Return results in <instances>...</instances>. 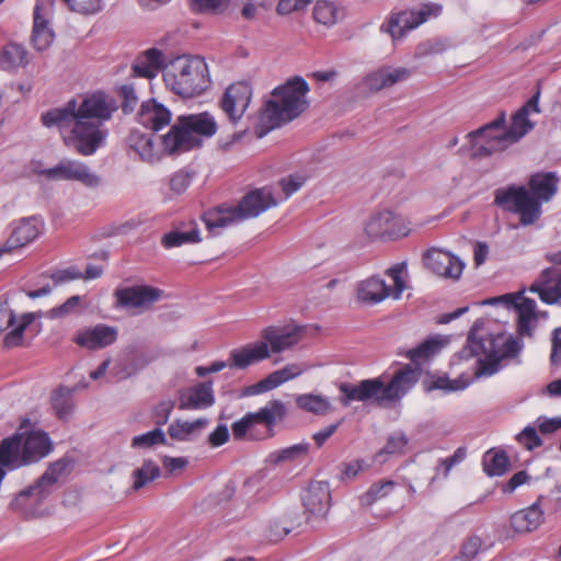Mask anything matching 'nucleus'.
Instances as JSON below:
<instances>
[{"label": "nucleus", "mask_w": 561, "mask_h": 561, "mask_svg": "<svg viewBox=\"0 0 561 561\" xmlns=\"http://www.w3.org/2000/svg\"><path fill=\"white\" fill-rule=\"evenodd\" d=\"M446 343L445 337L431 335L412 348L400 350L398 355L409 359V364L394 363L391 366V375L383 373L379 377L364 379L357 386H414L417 382L422 386H470L472 379L465 378V374L450 380L446 373L430 368V363L442 352Z\"/></svg>", "instance_id": "nucleus-1"}, {"label": "nucleus", "mask_w": 561, "mask_h": 561, "mask_svg": "<svg viewBox=\"0 0 561 561\" xmlns=\"http://www.w3.org/2000/svg\"><path fill=\"white\" fill-rule=\"evenodd\" d=\"M558 186L556 172H536L529 176L528 187L510 184L496 188L493 204L505 213L518 215L520 226H531L540 219L542 205L554 197Z\"/></svg>", "instance_id": "nucleus-2"}, {"label": "nucleus", "mask_w": 561, "mask_h": 561, "mask_svg": "<svg viewBox=\"0 0 561 561\" xmlns=\"http://www.w3.org/2000/svg\"><path fill=\"white\" fill-rule=\"evenodd\" d=\"M480 323L476 321L472 325L466 346L458 353L460 358H470L484 355V359L479 358L476 367L470 375L465 374V378L472 379V382L481 376H491L500 368V363L505 358L516 357L522 348L523 342L518 337L504 332L479 334Z\"/></svg>", "instance_id": "nucleus-3"}, {"label": "nucleus", "mask_w": 561, "mask_h": 561, "mask_svg": "<svg viewBox=\"0 0 561 561\" xmlns=\"http://www.w3.org/2000/svg\"><path fill=\"white\" fill-rule=\"evenodd\" d=\"M308 92V82L299 76L276 87L262 110L260 123L264 129L257 130V136L263 137L267 131L299 117L309 107Z\"/></svg>", "instance_id": "nucleus-4"}, {"label": "nucleus", "mask_w": 561, "mask_h": 561, "mask_svg": "<svg viewBox=\"0 0 561 561\" xmlns=\"http://www.w3.org/2000/svg\"><path fill=\"white\" fill-rule=\"evenodd\" d=\"M217 129V122L209 112L180 115L161 138L162 146L169 154L187 152L199 148L203 138L213 137Z\"/></svg>", "instance_id": "nucleus-5"}, {"label": "nucleus", "mask_w": 561, "mask_h": 561, "mask_svg": "<svg viewBox=\"0 0 561 561\" xmlns=\"http://www.w3.org/2000/svg\"><path fill=\"white\" fill-rule=\"evenodd\" d=\"M165 85L175 94L193 98L204 93L210 85L208 66L198 56H178L164 67Z\"/></svg>", "instance_id": "nucleus-6"}, {"label": "nucleus", "mask_w": 561, "mask_h": 561, "mask_svg": "<svg viewBox=\"0 0 561 561\" xmlns=\"http://www.w3.org/2000/svg\"><path fill=\"white\" fill-rule=\"evenodd\" d=\"M267 358H270V347L261 340L231 350L227 360H214L208 365L195 367L194 371L197 377L205 378L225 368L243 370Z\"/></svg>", "instance_id": "nucleus-7"}, {"label": "nucleus", "mask_w": 561, "mask_h": 561, "mask_svg": "<svg viewBox=\"0 0 561 561\" xmlns=\"http://www.w3.org/2000/svg\"><path fill=\"white\" fill-rule=\"evenodd\" d=\"M506 113L501 111L495 119L470 131L467 137L470 138L472 154L476 158L490 157L496 152L504 151L513 145L511 138L504 137L506 134Z\"/></svg>", "instance_id": "nucleus-8"}, {"label": "nucleus", "mask_w": 561, "mask_h": 561, "mask_svg": "<svg viewBox=\"0 0 561 561\" xmlns=\"http://www.w3.org/2000/svg\"><path fill=\"white\" fill-rule=\"evenodd\" d=\"M410 231L407 219L389 209L374 214L365 225V232L370 239L383 241L408 237Z\"/></svg>", "instance_id": "nucleus-9"}, {"label": "nucleus", "mask_w": 561, "mask_h": 561, "mask_svg": "<svg viewBox=\"0 0 561 561\" xmlns=\"http://www.w3.org/2000/svg\"><path fill=\"white\" fill-rule=\"evenodd\" d=\"M286 415V407L279 400L270 401L266 405L259 409V411L245 414L241 420L232 424V435L234 438H242L245 435L252 434V430L256 424H263L268 430L282 421Z\"/></svg>", "instance_id": "nucleus-10"}, {"label": "nucleus", "mask_w": 561, "mask_h": 561, "mask_svg": "<svg viewBox=\"0 0 561 561\" xmlns=\"http://www.w3.org/2000/svg\"><path fill=\"white\" fill-rule=\"evenodd\" d=\"M106 137L107 130L102 129L100 124L78 119L67 144L82 156H92L104 145Z\"/></svg>", "instance_id": "nucleus-11"}, {"label": "nucleus", "mask_w": 561, "mask_h": 561, "mask_svg": "<svg viewBox=\"0 0 561 561\" xmlns=\"http://www.w3.org/2000/svg\"><path fill=\"white\" fill-rule=\"evenodd\" d=\"M33 424L30 419H22L19 432L22 434V455L25 465L34 463L48 456L53 450V442L49 435L41 430H31Z\"/></svg>", "instance_id": "nucleus-12"}, {"label": "nucleus", "mask_w": 561, "mask_h": 561, "mask_svg": "<svg viewBox=\"0 0 561 561\" xmlns=\"http://www.w3.org/2000/svg\"><path fill=\"white\" fill-rule=\"evenodd\" d=\"M253 90L248 81L228 85L219 101L220 108L232 125L239 123L252 100Z\"/></svg>", "instance_id": "nucleus-13"}, {"label": "nucleus", "mask_w": 561, "mask_h": 561, "mask_svg": "<svg viewBox=\"0 0 561 561\" xmlns=\"http://www.w3.org/2000/svg\"><path fill=\"white\" fill-rule=\"evenodd\" d=\"M162 296V289L150 285L128 286L114 291L115 307L124 309L148 308L159 301Z\"/></svg>", "instance_id": "nucleus-14"}, {"label": "nucleus", "mask_w": 561, "mask_h": 561, "mask_svg": "<svg viewBox=\"0 0 561 561\" xmlns=\"http://www.w3.org/2000/svg\"><path fill=\"white\" fill-rule=\"evenodd\" d=\"M39 174L51 180L78 181L88 187H95L100 183V178L77 160H61L54 168L39 171Z\"/></svg>", "instance_id": "nucleus-15"}, {"label": "nucleus", "mask_w": 561, "mask_h": 561, "mask_svg": "<svg viewBox=\"0 0 561 561\" xmlns=\"http://www.w3.org/2000/svg\"><path fill=\"white\" fill-rule=\"evenodd\" d=\"M78 119H96V124H102L111 119L113 113L117 110L116 101L104 93L103 91H95L87 94L81 104L78 106Z\"/></svg>", "instance_id": "nucleus-16"}, {"label": "nucleus", "mask_w": 561, "mask_h": 561, "mask_svg": "<svg viewBox=\"0 0 561 561\" xmlns=\"http://www.w3.org/2000/svg\"><path fill=\"white\" fill-rule=\"evenodd\" d=\"M305 325H268L261 331L263 342H266L271 353L284 352L298 344L306 334Z\"/></svg>", "instance_id": "nucleus-17"}, {"label": "nucleus", "mask_w": 561, "mask_h": 561, "mask_svg": "<svg viewBox=\"0 0 561 561\" xmlns=\"http://www.w3.org/2000/svg\"><path fill=\"white\" fill-rule=\"evenodd\" d=\"M276 205L277 202L275 201L271 188L261 187L248 192L237 205H233V209L239 221H243L250 218H255Z\"/></svg>", "instance_id": "nucleus-18"}, {"label": "nucleus", "mask_w": 561, "mask_h": 561, "mask_svg": "<svg viewBox=\"0 0 561 561\" xmlns=\"http://www.w3.org/2000/svg\"><path fill=\"white\" fill-rule=\"evenodd\" d=\"M54 0H37L33 13L32 44L35 49H47L54 38V31L49 27L48 14L53 10Z\"/></svg>", "instance_id": "nucleus-19"}, {"label": "nucleus", "mask_w": 561, "mask_h": 561, "mask_svg": "<svg viewBox=\"0 0 561 561\" xmlns=\"http://www.w3.org/2000/svg\"><path fill=\"white\" fill-rule=\"evenodd\" d=\"M347 401H371L380 408H391L408 388H341Z\"/></svg>", "instance_id": "nucleus-20"}, {"label": "nucleus", "mask_w": 561, "mask_h": 561, "mask_svg": "<svg viewBox=\"0 0 561 561\" xmlns=\"http://www.w3.org/2000/svg\"><path fill=\"white\" fill-rule=\"evenodd\" d=\"M424 265L433 273L453 279H458L463 271L465 263L450 252L428 249L423 254Z\"/></svg>", "instance_id": "nucleus-21"}, {"label": "nucleus", "mask_w": 561, "mask_h": 561, "mask_svg": "<svg viewBox=\"0 0 561 561\" xmlns=\"http://www.w3.org/2000/svg\"><path fill=\"white\" fill-rule=\"evenodd\" d=\"M428 13L424 10H404L391 13L388 20L381 24L380 31L388 33L393 41H399L405 34L416 28L427 20Z\"/></svg>", "instance_id": "nucleus-22"}, {"label": "nucleus", "mask_w": 561, "mask_h": 561, "mask_svg": "<svg viewBox=\"0 0 561 561\" xmlns=\"http://www.w3.org/2000/svg\"><path fill=\"white\" fill-rule=\"evenodd\" d=\"M42 227V221L36 217L22 219L0 247V257L34 241L41 234Z\"/></svg>", "instance_id": "nucleus-23"}, {"label": "nucleus", "mask_w": 561, "mask_h": 561, "mask_svg": "<svg viewBox=\"0 0 561 561\" xmlns=\"http://www.w3.org/2000/svg\"><path fill=\"white\" fill-rule=\"evenodd\" d=\"M410 76L411 70L408 68H392L390 66H383L368 72L363 79V85L369 92H379L382 89H387L399 82L405 81Z\"/></svg>", "instance_id": "nucleus-24"}, {"label": "nucleus", "mask_w": 561, "mask_h": 561, "mask_svg": "<svg viewBox=\"0 0 561 561\" xmlns=\"http://www.w3.org/2000/svg\"><path fill=\"white\" fill-rule=\"evenodd\" d=\"M118 331L116 328L99 323L91 328H85L78 332L75 342L88 350H100L116 342Z\"/></svg>", "instance_id": "nucleus-25"}, {"label": "nucleus", "mask_w": 561, "mask_h": 561, "mask_svg": "<svg viewBox=\"0 0 561 561\" xmlns=\"http://www.w3.org/2000/svg\"><path fill=\"white\" fill-rule=\"evenodd\" d=\"M202 242L201 230L195 219L183 220L174 225L173 229L161 238L164 249L196 244Z\"/></svg>", "instance_id": "nucleus-26"}, {"label": "nucleus", "mask_w": 561, "mask_h": 561, "mask_svg": "<svg viewBox=\"0 0 561 561\" xmlns=\"http://www.w3.org/2000/svg\"><path fill=\"white\" fill-rule=\"evenodd\" d=\"M201 219L211 237L219 236L222 229L240 222L233 205L228 203H221L205 210Z\"/></svg>", "instance_id": "nucleus-27"}, {"label": "nucleus", "mask_w": 561, "mask_h": 561, "mask_svg": "<svg viewBox=\"0 0 561 561\" xmlns=\"http://www.w3.org/2000/svg\"><path fill=\"white\" fill-rule=\"evenodd\" d=\"M530 290L537 293L539 298L549 305L561 298V268L556 266L545 268L538 280L531 285Z\"/></svg>", "instance_id": "nucleus-28"}, {"label": "nucleus", "mask_w": 561, "mask_h": 561, "mask_svg": "<svg viewBox=\"0 0 561 561\" xmlns=\"http://www.w3.org/2000/svg\"><path fill=\"white\" fill-rule=\"evenodd\" d=\"M137 116L142 126L159 131L170 124L172 114L163 104L149 100L141 103Z\"/></svg>", "instance_id": "nucleus-29"}, {"label": "nucleus", "mask_w": 561, "mask_h": 561, "mask_svg": "<svg viewBox=\"0 0 561 561\" xmlns=\"http://www.w3.org/2000/svg\"><path fill=\"white\" fill-rule=\"evenodd\" d=\"M392 297L391 287L379 276H370L357 284V300L367 306H374Z\"/></svg>", "instance_id": "nucleus-30"}, {"label": "nucleus", "mask_w": 561, "mask_h": 561, "mask_svg": "<svg viewBox=\"0 0 561 561\" xmlns=\"http://www.w3.org/2000/svg\"><path fill=\"white\" fill-rule=\"evenodd\" d=\"M539 497L530 506L515 512L511 516V527L516 534H527L536 530L543 522V511Z\"/></svg>", "instance_id": "nucleus-31"}, {"label": "nucleus", "mask_w": 561, "mask_h": 561, "mask_svg": "<svg viewBox=\"0 0 561 561\" xmlns=\"http://www.w3.org/2000/svg\"><path fill=\"white\" fill-rule=\"evenodd\" d=\"M329 484L322 481L311 482L302 494L305 508L312 514H324L330 505Z\"/></svg>", "instance_id": "nucleus-32"}, {"label": "nucleus", "mask_w": 561, "mask_h": 561, "mask_svg": "<svg viewBox=\"0 0 561 561\" xmlns=\"http://www.w3.org/2000/svg\"><path fill=\"white\" fill-rule=\"evenodd\" d=\"M42 124L47 127H57L65 129L75 125L78 121V110L76 99L69 100L65 106L51 108L41 116Z\"/></svg>", "instance_id": "nucleus-33"}, {"label": "nucleus", "mask_w": 561, "mask_h": 561, "mask_svg": "<svg viewBox=\"0 0 561 561\" xmlns=\"http://www.w3.org/2000/svg\"><path fill=\"white\" fill-rule=\"evenodd\" d=\"M68 462L65 460H58L51 463L45 473L38 479L35 485L23 490L19 497H26L35 495L37 497H44L48 493V489L51 488L67 470Z\"/></svg>", "instance_id": "nucleus-34"}, {"label": "nucleus", "mask_w": 561, "mask_h": 561, "mask_svg": "<svg viewBox=\"0 0 561 561\" xmlns=\"http://www.w3.org/2000/svg\"><path fill=\"white\" fill-rule=\"evenodd\" d=\"M22 434L15 433L0 442V468L5 470L25 466L22 460Z\"/></svg>", "instance_id": "nucleus-35"}, {"label": "nucleus", "mask_w": 561, "mask_h": 561, "mask_svg": "<svg viewBox=\"0 0 561 561\" xmlns=\"http://www.w3.org/2000/svg\"><path fill=\"white\" fill-rule=\"evenodd\" d=\"M536 307V301L530 298H523L519 304H515L518 314L517 333L519 336H533L538 322Z\"/></svg>", "instance_id": "nucleus-36"}, {"label": "nucleus", "mask_w": 561, "mask_h": 561, "mask_svg": "<svg viewBox=\"0 0 561 561\" xmlns=\"http://www.w3.org/2000/svg\"><path fill=\"white\" fill-rule=\"evenodd\" d=\"M28 62V51L22 44L10 42L3 46L0 56V67L2 69L16 71L19 68L26 67Z\"/></svg>", "instance_id": "nucleus-37"}, {"label": "nucleus", "mask_w": 561, "mask_h": 561, "mask_svg": "<svg viewBox=\"0 0 561 561\" xmlns=\"http://www.w3.org/2000/svg\"><path fill=\"white\" fill-rule=\"evenodd\" d=\"M214 403L211 388H191L182 392L179 400L180 410H201Z\"/></svg>", "instance_id": "nucleus-38"}, {"label": "nucleus", "mask_w": 561, "mask_h": 561, "mask_svg": "<svg viewBox=\"0 0 561 561\" xmlns=\"http://www.w3.org/2000/svg\"><path fill=\"white\" fill-rule=\"evenodd\" d=\"M153 137L154 135L152 133L144 134L139 130H131L127 139L128 146L141 160L153 162L157 159Z\"/></svg>", "instance_id": "nucleus-39"}, {"label": "nucleus", "mask_w": 561, "mask_h": 561, "mask_svg": "<svg viewBox=\"0 0 561 561\" xmlns=\"http://www.w3.org/2000/svg\"><path fill=\"white\" fill-rule=\"evenodd\" d=\"M312 15L316 22L332 26L345 16V10L337 7L333 1L318 0L313 7Z\"/></svg>", "instance_id": "nucleus-40"}, {"label": "nucleus", "mask_w": 561, "mask_h": 561, "mask_svg": "<svg viewBox=\"0 0 561 561\" xmlns=\"http://www.w3.org/2000/svg\"><path fill=\"white\" fill-rule=\"evenodd\" d=\"M535 127V124L529 119L525 108H519L512 115L511 125L506 128L504 137L511 138V142H518L527 133Z\"/></svg>", "instance_id": "nucleus-41"}, {"label": "nucleus", "mask_w": 561, "mask_h": 561, "mask_svg": "<svg viewBox=\"0 0 561 561\" xmlns=\"http://www.w3.org/2000/svg\"><path fill=\"white\" fill-rule=\"evenodd\" d=\"M397 483L392 480H381L373 483L369 489L360 496V503L364 506H370L374 503L389 496Z\"/></svg>", "instance_id": "nucleus-42"}, {"label": "nucleus", "mask_w": 561, "mask_h": 561, "mask_svg": "<svg viewBox=\"0 0 561 561\" xmlns=\"http://www.w3.org/2000/svg\"><path fill=\"white\" fill-rule=\"evenodd\" d=\"M409 438L402 431L390 434L385 446L376 454V458L382 456H403L407 453Z\"/></svg>", "instance_id": "nucleus-43"}, {"label": "nucleus", "mask_w": 561, "mask_h": 561, "mask_svg": "<svg viewBox=\"0 0 561 561\" xmlns=\"http://www.w3.org/2000/svg\"><path fill=\"white\" fill-rule=\"evenodd\" d=\"M72 389L57 388L51 394V404L59 419H67L72 409Z\"/></svg>", "instance_id": "nucleus-44"}, {"label": "nucleus", "mask_w": 561, "mask_h": 561, "mask_svg": "<svg viewBox=\"0 0 561 561\" xmlns=\"http://www.w3.org/2000/svg\"><path fill=\"white\" fill-rule=\"evenodd\" d=\"M296 403L301 410L314 414H325L331 408L327 398L312 393L298 396Z\"/></svg>", "instance_id": "nucleus-45"}, {"label": "nucleus", "mask_w": 561, "mask_h": 561, "mask_svg": "<svg viewBox=\"0 0 561 561\" xmlns=\"http://www.w3.org/2000/svg\"><path fill=\"white\" fill-rule=\"evenodd\" d=\"M483 465L488 476H502L507 470L510 460L504 451H488L483 457Z\"/></svg>", "instance_id": "nucleus-46"}, {"label": "nucleus", "mask_w": 561, "mask_h": 561, "mask_svg": "<svg viewBox=\"0 0 561 561\" xmlns=\"http://www.w3.org/2000/svg\"><path fill=\"white\" fill-rule=\"evenodd\" d=\"M160 477V468L152 460H146L142 466L134 471L133 488L139 490Z\"/></svg>", "instance_id": "nucleus-47"}, {"label": "nucleus", "mask_w": 561, "mask_h": 561, "mask_svg": "<svg viewBox=\"0 0 561 561\" xmlns=\"http://www.w3.org/2000/svg\"><path fill=\"white\" fill-rule=\"evenodd\" d=\"M36 314L33 312L23 313L20 318L19 324L8 332L3 339L5 347H15L22 344L23 333L25 329L33 323Z\"/></svg>", "instance_id": "nucleus-48"}, {"label": "nucleus", "mask_w": 561, "mask_h": 561, "mask_svg": "<svg viewBox=\"0 0 561 561\" xmlns=\"http://www.w3.org/2000/svg\"><path fill=\"white\" fill-rule=\"evenodd\" d=\"M301 369L296 365H287L282 369L275 370L266 378L260 380L254 386H282L290 379L299 376Z\"/></svg>", "instance_id": "nucleus-49"}, {"label": "nucleus", "mask_w": 561, "mask_h": 561, "mask_svg": "<svg viewBox=\"0 0 561 561\" xmlns=\"http://www.w3.org/2000/svg\"><path fill=\"white\" fill-rule=\"evenodd\" d=\"M205 424H206V421H204L202 419H198V420H195L192 422L176 421L175 423H173L169 426L168 432L172 438L179 439V440H184L188 437V435L194 433L196 430L203 427Z\"/></svg>", "instance_id": "nucleus-50"}, {"label": "nucleus", "mask_w": 561, "mask_h": 561, "mask_svg": "<svg viewBox=\"0 0 561 561\" xmlns=\"http://www.w3.org/2000/svg\"><path fill=\"white\" fill-rule=\"evenodd\" d=\"M81 302V297L78 295L69 297L60 306L54 307L45 312L47 319H64L76 312L77 308Z\"/></svg>", "instance_id": "nucleus-51"}, {"label": "nucleus", "mask_w": 561, "mask_h": 561, "mask_svg": "<svg viewBox=\"0 0 561 561\" xmlns=\"http://www.w3.org/2000/svg\"><path fill=\"white\" fill-rule=\"evenodd\" d=\"M165 444V435L160 428L137 435L131 440L134 448H149L154 445Z\"/></svg>", "instance_id": "nucleus-52"}, {"label": "nucleus", "mask_w": 561, "mask_h": 561, "mask_svg": "<svg viewBox=\"0 0 561 561\" xmlns=\"http://www.w3.org/2000/svg\"><path fill=\"white\" fill-rule=\"evenodd\" d=\"M72 12L90 15L102 10V0H62Z\"/></svg>", "instance_id": "nucleus-53"}, {"label": "nucleus", "mask_w": 561, "mask_h": 561, "mask_svg": "<svg viewBox=\"0 0 561 561\" xmlns=\"http://www.w3.org/2000/svg\"><path fill=\"white\" fill-rule=\"evenodd\" d=\"M117 95L121 99V107L124 114L134 112L138 104V96L133 84H123L116 89Z\"/></svg>", "instance_id": "nucleus-54"}, {"label": "nucleus", "mask_w": 561, "mask_h": 561, "mask_svg": "<svg viewBox=\"0 0 561 561\" xmlns=\"http://www.w3.org/2000/svg\"><path fill=\"white\" fill-rule=\"evenodd\" d=\"M482 548V540L478 536H471L463 541L460 552L451 561H472Z\"/></svg>", "instance_id": "nucleus-55"}, {"label": "nucleus", "mask_w": 561, "mask_h": 561, "mask_svg": "<svg viewBox=\"0 0 561 561\" xmlns=\"http://www.w3.org/2000/svg\"><path fill=\"white\" fill-rule=\"evenodd\" d=\"M449 48V44L446 39L432 38L417 46L416 56H432L442 55Z\"/></svg>", "instance_id": "nucleus-56"}, {"label": "nucleus", "mask_w": 561, "mask_h": 561, "mask_svg": "<svg viewBox=\"0 0 561 561\" xmlns=\"http://www.w3.org/2000/svg\"><path fill=\"white\" fill-rule=\"evenodd\" d=\"M516 440L527 450H534L542 445V439L539 437L537 430L533 426H526L518 433Z\"/></svg>", "instance_id": "nucleus-57"}, {"label": "nucleus", "mask_w": 561, "mask_h": 561, "mask_svg": "<svg viewBox=\"0 0 561 561\" xmlns=\"http://www.w3.org/2000/svg\"><path fill=\"white\" fill-rule=\"evenodd\" d=\"M404 268V263H398L386 271V274L389 275L394 283L393 287H391L392 298L394 299H399L405 289V283L401 276Z\"/></svg>", "instance_id": "nucleus-58"}, {"label": "nucleus", "mask_w": 561, "mask_h": 561, "mask_svg": "<svg viewBox=\"0 0 561 561\" xmlns=\"http://www.w3.org/2000/svg\"><path fill=\"white\" fill-rule=\"evenodd\" d=\"M193 174L188 171L180 170L170 178V188L176 194H183L192 183Z\"/></svg>", "instance_id": "nucleus-59"}, {"label": "nucleus", "mask_w": 561, "mask_h": 561, "mask_svg": "<svg viewBox=\"0 0 561 561\" xmlns=\"http://www.w3.org/2000/svg\"><path fill=\"white\" fill-rule=\"evenodd\" d=\"M306 182V178L301 174H290L279 180L278 184L285 195V198L295 194Z\"/></svg>", "instance_id": "nucleus-60"}, {"label": "nucleus", "mask_w": 561, "mask_h": 561, "mask_svg": "<svg viewBox=\"0 0 561 561\" xmlns=\"http://www.w3.org/2000/svg\"><path fill=\"white\" fill-rule=\"evenodd\" d=\"M313 0H279L276 12L279 15H288L293 12H299L307 9Z\"/></svg>", "instance_id": "nucleus-61"}, {"label": "nucleus", "mask_w": 561, "mask_h": 561, "mask_svg": "<svg viewBox=\"0 0 561 561\" xmlns=\"http://www.w3.org/2000/svg\"><path fill=\"white\" fill-rule=\"evenodd\" d=\"M145 61L149 64L150 67H153L158 72L160 70L164 71V55L158 48H149L141 56Z\"/></svg>", "instance_id": "nucleus-62"}, {"label": "nucleus", "mask_w": 561, "mask_h": 561, "mask_svg": "<svg viewBox=\"0 0 561 561\" xmlns=\"http://www.w3.org/2000/svg\"><path fill=\"white\" fill-rule=\"evenodd\" d=\"M550 362L553 366L561 364V327L556 328L551 333Z\"/></svg>", "instance_id": "nucleus-63"}, {"label": "nucleus", "mask_w": 561, "mask_h": 561, "mask_svg": "<svg viewBox=\"0 0 561 561\" xmlns=\"http://www.w3.org/2000/svg\"><path fill=\"white\" fill-rule=\"evenodd\" d=\"M538 431L543 434H552L561 428V417H554V419H545V417H538L536 421Z\"/></svg>", "instance_id": "nucleus-64"}]
</instances>
